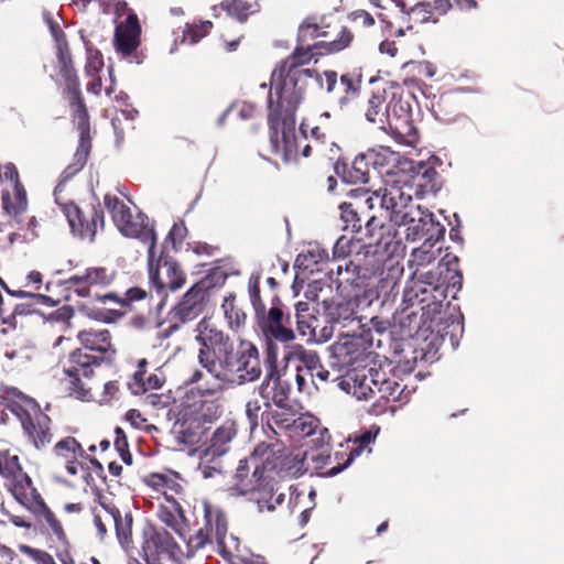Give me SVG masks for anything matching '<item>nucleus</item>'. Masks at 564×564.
I'll list each match as a JSON object with an SVG mask.
<instances>
[{"label":"nucleus","mask_w":564,"mask_h":564,"mask_svg":"<svg viewBox=\"0 0 564 564\" xmlns=\"http://www.w3.org/2000/svg\"><path fill=\"white\" fill-rule=\"evenodd\" d=\"M87 61L85 73L87 76H95L104 67V57L98 48H95L89 42L86 43Z\"/></svg>","instance_id":"obj_57"},{"label":"nucleus","mask_w":564,"mask_h":564,"mask_svg":"<svg viewBox=\"0 0 564 564\" xmlns=\"http://www.w3.org/2000/svg\"><path fill=\"white\" fill-rule=\"evenodd\" d=\"M25 508L35 519L36 523L56 538L57 541H66L67 535L61 520L47 506L37 489L18 502Z\"/></svg>","instance_id":"obj_21"},{"label":"nucleus","mask_w":564,"mask_h":564,"mask_svg":"<svg viewBox=\"0 0 564 564\" xmlns=\"http://www.w3.org/2000/svg\"><path fill=\"white\" fill-rule=\"evenodd\" d=\"M397 107L398 104L392 106L388 122L382 130L400 143L414 145L419 141V134L411 119L410 110L400 105V112H398Z\"/></svg>","instance_id":"obj_25"},{"label":"nucleus","mask_w":564,"mask_h":564,"mask_svg":"<svg viewBox=\"0 0 564 564\" xmlns=\"http://www.w3.org/2000/svg\"><path fill=\"white\" fill-rule=\"evenodd\" d=\"M360 272L361 268L359 264L351 260H344V263H338L336 268L329 270V275L338 289L351 288L359 291L364 284Z\"/></svg>","instance_id":"obj_39"},{"label":"nucleus","mask_w":564,"mask_h":564,"mask_svg":"<svg viewBox=\"0 0 564 564\" xmlns=\"http://www.w3.org/2000/svg\"><path fill=\"white\" fill-rule=\"evenodd\" d=\"M238 426L234 420H226L213 433L207 453L221 456L230 449L231 441L237 436Z\"/></svg>","instance_id":"obj_43"},{"label":"nucleus","mask_w":564,"mask_h":564,"mask_svg":"<svg viewBox=\"0 0 564 564\" xmlns=\"http://www.w3.org/2000/svg\"><path fill=\"white\" fill-rule=\"evenodd\" d=\"M254 316L261 333L269 341L286 344L295 339L291 316L284 313V304L279 294L271 296L270 308L265 307Z\"/></svg>","instance_id":"obj_14"},{"label":"nucleus","mask_w":564,"mask_h":564,"mask_svg":"<svg viewBox=\"0 0 564 564\" xmlns=\"http://www.w3.org/2000/svg\"><path fill=\"white\" fill-rule=\"evenodd\" d=\"M323 256L318 248L310 249L306 252L300 253L295 259V267L299 269L310 270L313 272V265L322 260Z\"/></svg>","instance_id":"obj_63"},{"label":"nucleus","mask_w":564,"mask_h":564,"mask_svg":"<svg viewBox=\"0 0 564 564\" xmlns=\"http://www.w3.org/2000/svg\"><path fill=\"white\" fill-rule=\"evenodd\" d=\"M220 9L227 13L228 17L235 19L239 23H246L249 17L260 11V4L248 2L246 0H223L218 6L213 7L214 15L217 17L216 11Z\"/></svg>","instance_id":"obj_46"},{"label":"nucleus","mask_w":564,"mask_h":564,"mask_svg":"<svg viewBox=\"0 0 564 564\" xmlns=\"http://www.w3.org/2000/svg\"><path fill=\"white\" fill-rule=\"evenodd\" d=\"M316 43H299L293 52L284 58L271 75L268 97L269 139L275 151H282L286 158L299 152L294 135L296 111L304 99L310 79L322 82L316 69L303 68L319 56Z\"/></svg>","instance_id":"obj_1"},{"label":"nucleus","mask_w":564,"mask_h":564,"mask_svg":"<svg viewBox=\"0 0 564 564\" xmlns=\"http://www.w3.org/2000/svg\"><path fill=\"white\" fill-rule=\"evenodd\" d=\"M0 476L3 487L17 502L37 489L24 471L20 456L9 449L0 451Z\"/></svg>","instance_id":"obj_18"},{"label":"nucleus","mask_w":564,"mask_h":564,"mask_svg":"<svg viewBox=\"0 0 564 564\" xmlns=\"http://www.w3.org/2000/svg\"><path fill=\"white\" fill-rule=\"evenodd\" d=\"M107 514L110 517L121 546L129 551L133 549V538H132V523L133 518L130 512L121 513V511L115 506H106L101 505Z\"/></svg>","instance_id":"obj_41"},{"label":"nucleus","mask_w":564,"mask_h":564,"mask_svg":"<svg viewBox=\"0 0 564 564\" xmlns=\"http://www.w3.org/2000/svg\"><path fill=\"white\" fill-rule=\"evenodd\" d=\"M412 187L415 186V194L435 193L438 189V173L426 162H417L411 165Z\"/></svg>","instance_id":"obj_42"},{"label":"nucleus","mask_w":564,"mask_h":564,"mask_svg":"<svg viewBox=\"0 0 564 564\" xmlns=\"http://www.w3.org/2000/svg\"><path fill=\"white\" fill-rule=\"evenodd\" d=\"M223 413L221 405L217 401H202L198 410L196 411V417L199 422H213L218 419Z\"/></svg>","instance_id":"obj_58"},{"label":"nucleus","mask_w":564,"mask_h":564,"mask_svg":"<svg viewBox=\"0 0 564 564\" xmlns=\"http://www.w3.org/2000/svg\"><path fill=\"white\" fill-rule=\"evenodd\" d=\"M205 527L197 530L194 534L187 533L184 539L189 551H198L215 540L219 554L225 558H230L238 551L239 541L234 535H227L228 520L225 512L217 506L208 501L203 502Z\"/></svg>","instance_id":"obj_4"},{"label":"nucleus","mask_w":564,"mask_h":564,"mask_svg":"<svg viewBox=\"0 0 564 564\" xmlns=\"http://www.w3.org/2000/svg\"><path fill=\"white\" fill-rule=\"evenodd\" d=\"M79 132L78 147L69 163L61 174V181L67 182L86 165L91 150L90 118L72 119Z\"/></svg>","instance_id":"obj_27"},{"label":"nucleus","mask_w":564,"mask_h":564,"mask_svg":"<svg viewBox=\"0 0 564 564\" xmlns=\"http://www.w3.org/2000/svg\"><path fill=\"white\" fill-rule=\"evenodd\" d=\"M441 249V247L435 248V246H432L430 242H423L419 248L413 249L409 259V264L411 267L415 265L416 268H425L435 261Z\"/></svg>","instance_id":"obj_53"},{"label":"nucleus","mask_w":564,"mask_h":564,"mask_svg":"<svg viewBox=\"0 0 564 564\" xmlns=\"http://www.w3.org/2000/svg\"><path fill=\"white\" fill-rule=\"evenodd\" d=\"M22 292L29 293V295L23 296L22 299H28V302L23 303H15L12 306L11 314L13 316V325H9L10 328H17L18 321L17 318L19 316H28L32 315L37 312L36 306L37 305H46V306H54L58 303V301L53 300L51 296L42 294V293H35L32 291L21 290Z\"/></svg>","instance_id":"obj_45"},{"label":"nucleus","mask_w":564,"mask_h":564,"mask_svg":"<svg viewBox=\"0 0 564 564\" xmlns=\"http://www.w3.org/2000/svg\"><path fill=\"white\" fill-rule=\"evenodd\" d=\"M221 308L230 329L238 330L242 325L246 324L247 314L237 303V296L235 293H230L225 296Z\"/></svg>","instance_id":"obj_51"},{"label":"nucleus","mask_w":564,"mask_h":564,"mask_svg":"<svg viewBox=\"0 0 564 564\" xmlns=\"http://www.w3.org/2000/svg\"><path fill=\"white\" fill-rule=\"evenodd\" d=\"M421 288L420 282H415L412 288H404V307L394 316L401 328H408L409 335L423 326L432 329L434 324L442 321L446 289L429 288L426 291Z\"/></svg>","instance_id":"obj_2"},{"label":"nucleus","mask_w":564,"mask_h":564,"mask_svg":"<svg viewBox=\"0 0 564 564\" xmlns=\"http://www.w3.org/2000/svg\"><path fill=\"white\" fill-rule=\"evenodd\" d=\"M96 368L98 366L86 361L79 354L69 352L61 378V384L67 395L83 402L91 401L96 386Z\"/></svg>","instance_id":"obj_10"},{"label":"nucleus","mask_w":564,"mask_h":564,"mask_svg":"<svg viewBox=\"0 0 564 564\" xmlns=\"http://www.w3.org/2000/svg\"><path fill=\"white\" fill-rule=\"evenodd\" d=\"M329 112H324L319 116L318 123L311 126L308 119H303L300 123V137L294 131L295 139L297 141L299 152L292 158H286L282 151H275L273 144L270 142L272 152L279 154L285 162L296 160L300 155L303 158H310L313 153V149L318 152L329 140L332 132V126L329 124Z\"/></svg>","instance_id":"obj_16"},{"label":"nucleus","mask_w":564,"mask_h":564,"mask_svg":"<svg viewBox=\"0 0 564 564\" xmlns=\"http://www.w3.org/2000/svg\"><path fill=\"white\" fill-rule=\"evenodd\" d=\"M276 481L273 476L262 473L257 482H251L248 490L240 495L248 496L249 500L257 505L258 511L273 512L285 499L284 494H276Z\"/></svg>","instance_id":"obj_23"},{"label":"nucleus","mask_w":564,"mask_h":564,"mask_svg":"<svg viewBox=\"0 0 564 564\" xmlns=\"http://www.w3.org/2000/svg\"><path fill=\"white\" fill-rule=\"evenodd\" d=\"M258 393L263 400L264 409L285 405L290 400L291 388L288 381L281 379L276 369H271L258 387Z\"/></svg>","instance_id":"obj_28"},{"label":"nucleus","mask_w":564,"mask_h":564,"mask_svg":"<svg viewBox=\"0 0 564 564\" xmlns=\"http://www.w3.org/2000/svg\"><path fill=\"white\" fill-rule=\"evenodd\" d=\"M151 279L159 291L165 288L176 291L185 284L186 275L176 261L165 259L159 261V270L151 274Z\"/></svg>","instance_id":"obj_34"},{"label":"nucleus","mask_w":564,"mask_h":564,"mask_svg":"<svg viewBox=\"0 0 564 564\" xmlns=\"http://www.w3.org/2000/svg\"><path fill=\"white\" fill-rule=\"evenodd\" d=\"M178 438L185 444H195L199 441L202 424L199 419L193 416L192 412L184 411L176 423Z\"/></svg>","instance_id":"obj_50"},{"label":"nucleus","mask_w":564,"mask_h":564,"mask_svg":"<svg viewBox=\"0 0 564 564\" xmlns=\"http://www.w3.org/2000/svg\"><path fill=\"white\" fill-rule=\"evenodd\" d=\"M104 204L118 230L129 238H137L149 246V254H153L156 245V234L149 223V217L139 212L132 214L131 208L119 197L106 194Z\"/></svg>","instance_id":"obj_7"},{"label":"nucleus","mask_w":564,"mask_h":564,"mask_svg":"<svg viewBox=\"0 0 564 564\" xmlns=\"http://www.w3.org/2000/svg\"><path fill=\"white\" fill-rule=\"evenodd\" d=\"M286 360H296L300 371L314 372L322 365L318 354L311 349H305L302 345H295L285 355Z\"/></svg>","instance_id":"obj_49"},{"label":"nucleus","mask_w":564,"mask_h":564,"mask_svg":"<svg viewBox=\"0 0 564 564\" xmlns=\"http://www.w3.org/2000/svg\"><path fill=\"white\" fill-rule=\"evenodd\" d=\"M299 411L293 402L285 403V405L264 409L261 414V421L265 422L268 427L274 434V426L282 430H289L295 423Z\"/></svg>","instance_id":"obj_40"},{"label":"nucleus","mask_w":564,"mask_h":564,"mask_svg":"<svg viewBox=\"0 0 564 564\" xmlns=\"http://www.w3.org/2000/svg\"><path fill=\"white\" fill-rule=\"evenodd\" d=\"M262 373L259 350L251 341L242 340L228 357L214 378L238 383L252 382Z\"/></svg>","instance_id":"obj_9"},{"label":"nucleus","mask_w":564,"mask_h":564,"mask_svg":"<svg viewBox=\"0 0 564 564\" xmlns=\"http://www.w3.org/2000/svg\"><path fill=\"white\" fill-rule=\"evenodd\" d=\"M373 440V436L370 432H365L358 438V445L355 448H351L349 453L346 452H336L335 459L338 463L335 466H332L326 470V476H336L340 471H343L346 467H348L355 457L359 456L365 447H367Z\"/></svg>","instance_id":"obj_48"},{"label":"nucleus","mask_w":564,"mask_h":564,"mask_svg":"<svg viewBox=\"0 0 564 564\" xmlns=\"http://www.w3.org/2000/svg\"><path fill=\"white\" fill-rule=\"evenodd\" d=\"M142 538L143 560L148 564H164V560L177 558L180 547L165 529L148 524L142 531Z\"/></svg>","instance_id":"obj_19"},{"label":"nucleus","mask_w":564,"mask_h":564,"mask_svg":"<svg viewBox=\"0 0 564 564\" xmlns=\"http://www.w3.org/2000/svg\"><path fill=\"white\" fill-rule=\"evenodd\" d=\"M248 291L251 305L254 311V315L265 308V304L261 299V289H260V274H251L248 282Z\"/></svg>","instance_id":"obj_59"},{"label":"nucleus","mask_w":564,"mask_h":564,"mask_svg":"<svg viewBox=\"0 0 564 564\" xmlns=\"http://www.w3.org/2000/svg\"><path fill=\"white\" fill-rule=\"evenodd\" d=\"M360 242L361 241L357 240L356 235H352V237H347L345 235L340 236L334 245V257L346 260V258L352 252L354 247Z\"/></svg>","instance_id":"obj_60"},{"label":"nucleus","mask_w":564,"mask_h":564,"mask_svg":"<svg viewBox=\"0 0 564 564\" xmlns=\"http://www.w3.org/2000/svg\"><path fill=\"white\" fill-rule=\"evenodd\" d=\"M377 368H362L348 371L339 383L340 388L351 393L357 400L372 401L375 398V389L377 378L373 376Z\"/></svg>","instance_id":"obj_26"},{"label":"nucleus","mask_w":564,"mask_h":564,"mask_svg":"<svg viewBox=\"0 0 564 564\" xmlns=\"http://www.w3.org/2000/svg\"><path fill=\"white\" fill-rule=\"evenodd\" d=\"M0 410H9L19 419L23 434L36 449H43L52 443V420L43 413L34 399L23 395L13 401L0 395Z\"/></svg>","instance_id":"obj_3"},{"label":"nucleus","mask_w":564,"mask_h":564,"mask_svg":"<svg viewBox=\"0 0 564 564\" xmlns=\"http://www.w3.org/2000/svg\"><path fill=\"white\" fill-rule=\"evenodd\" d=\"M390 113L391 104L387 102L386 89L373 91L365 106L366 120L382 130L388 122Z\"/></svg>","instance_id":"obj_38"},{"label":"nucleus","mask_w":564,"mask_h":564,"mask_svg":"<svg viewBox=\"0 0 564 564\" xmlns=\"http://www.w3.org/2000/svg\"><path fill=\"white\" fill-rule=\"evenodd\" d=\"M379 192L370 193L361 189L359 203V224L360 234H356L358 241L368 240L360 248L377 246L384 251L390 250V246L397 238V232L392 234V227L386 225L387 215L378 206Z\"/></svg>","instance_id":"obj_5"},{"label":"nucleus","mask_w":564,"mask_h":564,"mask_svg":"<svg viewBox=\"0 0 564 564\" xmlns=\"http://www.w3.org/2000/svg\"><path fill=\"white\" fill-rule=\"evenodd\" d=\"M377 204L391 223L394 225L404 223V219L414 214L416 208L412 204V185L406 182L403 185L398 183L388 185L383 189V194H379V203Z\"/></svg>","instance_id":"obj_20"},{"label":"nucleus","mask_w":564,"mask_h":564,"mask_svg":"<svg viewBox=\"0 0 564 564\" xmlns=\"http://www.w3.org/2000/svg\"><path fill=\"white\" fill-rule=\"evenodd\" d=\"M84 279L89 288L90 285H108L112 276L107 273L105 268H88L84 273Z\"/></svg>","instance_id":"obj_62"},{"label":"nucleus","mask_w":564,"mask_h":564,"mask_svg":"<svg viewBox=\"0 0 564 564\" xmlns=\"http://www.w3.org/2000/svg\"><path fill=\"white\" fill-rule=\"evenodd\" d=\"M264 473L263 460L260 458H253L252 453L249 457L239 460L238 467L235 474V490L239 494L248 490L251 482H257L261 474Z\"/></svg>","instance_id":"obj_37"},{"label":"nucleus","mask_w":564,"mask_h":564,"mask_svg":"<svg viewBox=\"0 0 564 564\" xmlns=\"http://www.w3.org/2000/svg\"><path fill=\"white\" fill-rule=\"evenodd\" d=\"M322 29L324 40L315 42L319 48V54L339 53L349 47L354 40L352 32L333 15L322 17Z\"/></svg>","instance_id":"obj_22"},{"label":"nucleus","mask_w":564,"mask_h":564,"mask_svg":"<svg viewBox=\"0 0 564 564\" xmlns=\"http://www.w3.org/2000/svg\"><path fill=\"white\" fill-rule=\"evenodd\" d=\"M458 264V258L454 256L452 259H448L445 263L446 273L443 278V283H440L441 278L443 275V271L440 273L433 271H423L420 268H416L413 272L411 280L406 283L405 288H412L415 282L422 283V288L427 291L429 288H444V283H446V288H462L463 275L457 269H451V265Z\"/></svg>","instance_id":"obj_24"},{"label":"nucleus","mask_w":564,"mask_h":564,"mask_svg":"<svg viewBox=\"0 0 564 564\" xmlns=\"http://www.w3.org/2000/svg\"><path fill=\"white\" fill-rule=\"evenodd\" d=\"M61 210L65 215L72 234L88 242H94L98 231L105 228V214L100 204L79 206L74 202L63 203Z\"/></svg>","instance_id":"obj_11"},{"label":"nucleus","mask_w":564,"mask_h":564,"mask_svg":"<svg viewBox=\"0 0 564 564\" xmlns=\"http://www.w3.org/2000/svg\"><path fill=\"white\" fill-rule=\"evenodd\" d=\"M432 213L422 212L419 206H416L414 214H411L410 217L404 219V223H398L397 226H405V238L406 240L416 241L421 239H425L426 227L429 226V217H431Z\"/></svg>","instance_id":"obj_47"},{"label":"nucleus","mask_w":564,"mask_h":564,"mask_svg":"<svg viewBox=\"0 0 564 564\" xmlns=\"http://www.w3.org/2000/svg\"><path fill=\"white\" fill-rule=\"evenodd\" d=\"M425 229L426 235L423 242H430L432 246H435L436 242L444 238L445 227L435 220L433 214L429 217V226Z\"/></svg>","instance_id":"obj_64"},{"label":"nucleus","mask_w":564,"mask_h":564,"mask_svg":"<svg viewBox=\"0 0 564 564\" xmlns=\"http://www.w3.org/2000/svg\"><path fill=\"white\" fill-rule=\"evenodd\" d=\"M149 362L142 358L137 364V369L131 379L128 381V389L134 395H140L149 390H158L162 388L165 378L162 373H148Z\"/></svg>","instance_id":"obj_35"},{"label":"nucleus","mask_w":564,"mask_h":564,"mask_svg":"<svg viewBox=\"0 0 564 564\" xmlns=\"http://www.w3.org/2000/svg\"><path fill=\"white\" fill-rule=\"evenodd\" d=\"M397 6L401 8L402 12H405L409 20L413 23L421 24L429 22L433 17V9L430 2L421 1L415 3L410 10H406V4L403 0H395Z\"/></svg>","instance_id":"obj_54"},{"label":"nucleus","mask_w":564,"mask_h":564,"mask_svg":"<svg viewBox=\"0 0 564 564\" xmlns=\"http://www.w3.org/2000/svg\"><path fill=\"white\" fill-rule=\"evenodd\" d=\"M55 55L57 58L58 75L64 83L62 95L68 102L72 119L90 118L69 47L56 50Z\"/></svg>","instance_id":"obj_13"},{"label":"nucleus","mask_w":564,"mask_h":564,"mask_svg":"<svg viewBox=\"0 0 564 564\" xmlns=\"http://www.w3.org/2000/svg\"><path fill=\"white\" fill-rule=\"evenodd\" d=\"M361 188L351 189L348 193V200L339 204L338 227L351 235L360 234L359 203Z\"/></svg>","instance_id":"obj_36"},{"label":"nucleus","mask_w":564,"mask_h":564,"mask_svg":"<svg viewBox=\"0 0 564 564\" xmlns=\"http://www.w3.org/2000/svg\"><path fill=\"white\" fill-rule=\"evenodd\" d=\"M212 29V21H200L199 23L186 24L183 32L182 42L188 43L191 45L196 44L198 41L209 34Z\"/></svg>","instance_id":"obj_56"},{"label":"nucleus","mask_w":564,"mask_h":564,"mask_svg":"<svg viewBox=\"0 0 564 564\" xmlns=\"http://www.w3.org/2000/svg\"><path fill=\"white\" fill-rule=\"evenodd\" d=\"M252 457L262 459L264 473L276 481L299 477L303 473L304 460L278 440L259 443L252 451Z\"/></svg>","instance_id":"obj_8"},{"label":"nucleus","mask_w":564,"mask_h":564,"mask_svg":"<svg viewBox=\"0 0 564 564\" xmlns=\"http://www.w3.org/2000/svg\"><path fill=\"white\" fill-rule=\"evenodd\" d=\"M28 205V194L23 184L2 191V207L17 223H21V216L26 212Z\"/></svg>","instance_id":"obj_44"},{"label":"nucleus","mask_w":564,"mask_h":564,"mask_svg":"<svg viewBox=\"0 0 564 564\" xmlns=\"http://www.w3.org/2000/svg\"><path fill=\"white\" fill-rule=\"evenodd\" d=\"M316 301L322 305L323 315L327 324L332 327L339 326L341 328L352 327L350 330L345 332L346 336L365 337V330L358 333L362 328L361 321L357 316L358 303L354 299H332L322 300L319 302L318 295ZM344 334V332H341Z\"/></svg>","instance_id":"obj_17"},{"label":"nucleus","mask_w":564,"mask_h":564,"mask_svg":"<svg viewBox=\"0 0 564 564\" xmlns=\"http://www.w3.org/2000/svg\"><path fill=\"white\" fill-rule=\"evenodd\" d=\"M366 155L369 163L371 164V169L378 170L379 173H381L382 170L389 167L395 160V153L389 148L384 147H381L378 150L370 149L366 151Z\"/></svg>","instance_id":"obj_55"},{"label":"nucleus","mask_w":564,"mask_h":564,"mask_svg":"<svg viewBox=\"0 0 564 564\" xmlns=\"http://www.w3.org/2000/svg\"><path fill=\"white\" fill-rule=\"evenodd\" d=\"M164 495L165 501L159 503L156 516L161 522L170 527L182 539H185L187 533L191 532V522L186 518L180 502L172 496H167L166 492Z\"/></svg>","instance_id":"obj_29"},{"label":"nucleus","mask_w":564,"mask_h":564,"mask_svg":"<svg viewBox=\"0 0 564 564\" xmlns=\"http://www.w3.org/2000/svg\"><path fill=\"white\" fill-rule=\"evenodd\" d=\"M76 338L80 347L75 348L70 354H79L86 358V361L98 367L111 365L115 361L117 347L109 329L93 327L82 329L77 333Z\"/></svg>","instance_id":"obj_12"},{"label":"nucleus","mask_w":564,"mask_h":564,"mask_svg":"<svg viewBox=\"0 0 564 564\" xmlns=\"http://www.w3.org/2000/svg\"><path fill=\"white\" fill-rule=\"evenodd\" d=\"M209 284L205 280L195 283L171 311L172 323L160 333V338H167L180 329L181 325L198 317L205 308L206 290Z\"/></svg>","instance_id":"obj_15"},{"label":"nucleus","mask_w":564,"mask_h":564,"mask_svg":"<svg viewBox=\"0 0 564 564\" xmlns=\"http://www.w3.org/2000/svg\"><path fill=\"white\" fill-rule=\"evenodd\" d=\"M373 376L377 378V387L375 389L372 412L375 414H380L387 411L389 402H395L399 400L403 389L399 382L389 378L381 369L373 370Z\"/></svg>","instance_id":"obj_30"},{"label":"nucleus","mask_w":564,"mask_h":564,"mask_svg":"<svg viewBox=\"0 0 564 564\" xmlns=\"http://www.w3.org/2000/svg\"><path fill=\"white\" fill-rule=\"evenodd\" d=\"M196 332L195 339L200 346L198 362L214 377L236 348L235 341L207 318L197 324Z\"/></svg>","instance_id":"obj_6"},{"label":"nucleus","mask_w":564,"mask_h":564,"mask_svg":"<svg viewBox=\"0 0 564 564\" xmlns=\"http://www.w3.org/2000/svg\"><path fill=\"white\" fill-rule=\"evenodd\" d=\"M53 453L64 462L67 473L72 476L77 475L78 469L84 467L83 458H88L82 444L73 436L59 440L54 445Z\"/></svg>","instance_id":"obj_32"},{"label":"nucleus","mask_w":564,"mask_h":564,"mask_svg":"<svg viewBox=\"0 0 564 564\" xmlns=\"http://www.w3.org/2000/svg\"><path fill=\"white\" fill-rule=\"evenodd\" d=\"M141 26L135 13H130L115 30L116 50L124 56L131 55L140 45Z\"/></svg>","instance_id":"obj_31"},{"label":"nucleus","mask_w":564,"mask_h":564,"mask_svg":"<svg viewBox=\"0 0 564 564\" xmlns=\"http://www.w3.org/2000/svg\"><path fill=\"white\" fill-rule=\"evenodd\" d=\"M334 170L345 183L365 184L369 182L371 164L368 161L366 152H362L356 155L350 164L338 159L334 165Z\"/></svg>","instance_id":"obj_33"},{"label":"nucleus","mask_w":564,"mask_h":564,"mask_svg":"<svg viewBox=\"0 0 564 564\" xmlns=\"http://www.w3.org/2000/svg\"><path fill=\"white\" fill-rule=\"evenodd\" d=\"M115 434H116V437H115V448L116 451L119 453V456L121 457L122 462L130 466L132 465V455L129 451V444H128V441H127V436H126V433L123 432V430L119 426L116 427L115 430Z\"/></svg>","instance_id":"obj_61"},{"label":"nucleus","mask_w":564,"mask_h":564,"mask_svg":"<svg viewBox=\"0 0 564 564\" xmlns=\"http://www.w3.org/2000/svg\"><path fill=\"white\" fill-rule=\"evenodd\" d=\"M322 17H306L299 26L296 42L310 43L311 41L322 37Z\"/></svg>","instance_id":"obj_52"}]
</instances>
